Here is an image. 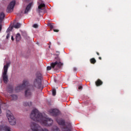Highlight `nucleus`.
I'll use <instances>...</instances> for the list:
<instances>
[{
  "label": "nucleus",
  "mask_w": 131,
  "mask_h": 131,
  "mask_svg": "<svg viewBox=\"0 0 131 131\" xmlns=\"http://www.w3.org/2000/svg\"><path fill=\"white\" fill-rule=\"evenodd\" d=\"M32 6V3H30L26 8V10L25 11V14H27L28 12H29V10L30 9H31V6Z\"/></svg>",
  "instance_id": "11"
},
{
  "label": "nucleus",
  "mask_w": 131,
  "mask_h": 131,
  "mask_svg": "<svg viewBox=\"0 0 131 131\" xmlns=\"http://www.w3.org/2000/svg\"><path fill=\"white\" fill-rule=\"evenodd\" d=\"M30 118L34 121L40 122L42 125L45 126H50V125L53 124V122L52 119L42 116V114L37 109H34L32 111L30 114Z\"/></svg>",
  "instance_id": "2"
},
{
  "label": "nucleus",
  "mask_w": 131,
  "mask_h": 131,
  "mask_svg": "<svg viewBox=\"0 0 131 131\" xmlns=\"http://www.w3.org/2000/svg\"><path fill=\"white\" fill-rule=\"evenodd\" d=\"M3 29V25L2 24H0V32L2 31V29Z\"/></svg>",
  "instance_id": "24"
},
{
  "label": "nucleus",
  "mask_w": 131,
  "mask_h": 131,
  "mask_svg": "<svg viewBox=\"0 0 131 131\" xmlns=\"http://www.w3.org/2000/svg\"><path fill=\"white\" fill-rule=\"evenodd\" d=\"M16 41H20L21 40V35L20 33H17L16 35Z\"/></svg>",
  "instance_id": "16"
},
{
  "label": "nucleus",
  "mask_w": 131,
  "mask_h": 131,
  "mask_svg": "<svg viewBox=\"0 0 131 131\" xmlns=\"http://www.w3.org/2000/svg\"><path fill=\"white\" fill-rule=\"evenodd\" d=\"M57 123L59 125H62V131H71V130L68 128L67 127H65V120L63 119L57 120Z\"/></svg>",
  "instance_id": "7"
},
{
  "label": "nucleus",
  "mask_w": 131,
  "mask_h": 131,
  "mask_svg": "<svg viewBox=\"0 0 131 131\" xmlns=\"http://www.w3.org/2000/svg\"><path fill=\"white\" fill-rule=\"evenodd\" d=\"M8 88L9 93H13V85H9Z\"/></svg>",
  "instance_id": "17"
},
{
  "label": "nucleus",
  "mask_w": 131,
  "mask_h": 131,
  "mask_svg": "<svg viewBox=\"0 0 131 131\" xmlns=\"http://www.w3.org/2000/svg\"><path fill=\"white\" fill-rule=\"evenodd\" d=\"M10 37V33H8L7 35L6 36V38L8 39Z\"/></svg>",
  "instance_id": "27"
},
{
  "label": "nucleus",
  "mask_w": 131,
  "mask_h": 131,
  "mask_svg": "<svg viewBox=\"0 0 131 131\" xmlns=\"http://www.w3.org/2000/svg\"><path fill=\"white\" fill-rule=\"evenodd\" d=\"M95 84L96 86H100V85H102L103 84V81L102 80H100V79H98L96 82Z\"/></svg>",
  "instance_id": "13"
},
{
  "label": "nucleus",
  "mask_w": 131,
  "mask_h": 131,
  "mask_svg": "<svg viewBox=\"0 0 131 131\" xmlns=\"http://www.w3.org/2000/svg\"><path fill=\"white\" fill-rule=\"evenodd\" d=\"M24 106H25V107H27V106H29V107H31V106H32V102H24Z\"/></svg>",
  "instance_id": "14"
},
{
  "label": "nucleus",
  "mask_w": 131,
  "mask_h": 131,
  "mask_svg": "<svg viewBox=\"0 0 131 131\" xmlns=\"http://www.w3.org/2000/svg\"><path fill=\"white\" fill-rule=\"evenodd\" d=\"M56 94V89H53V90H52L53 96H55Z\"/></svg>",
  "instance_id": "22"
},
{
  "label": "nucleus",
  "mask_w": 131,
  "mask_h": 131,
  "mask_svg": "<svg viewBox=\"0 0 131 131\" xmlns=\"http://www.w3.org/2000/svg\"><path fill=\"white\" fill-rule=\"evenodd\" d=\"M76 70H77V69H76V68H74V71H76Z\"/></svg>",
  "instance_id": "30"
},
{
  "label": "nucleus",
  "mask_w": 131,
  "mask_h": 131,
  "mask_svg": "<svg viewBox=\"0 0 131 131\" xmlns=\"http://www.w3.org/2000/svg\"><path fill=\"white\" fill-rule=\"evenodd\" d=\"M11 40H14V37H13V36H12V37H11Z\"/></svg>",
  "instance_id": "31"
},
{
  "label": "nucleus",
  "mask_w": 131,
  "mask_h": 131,
  "mask_svg": "<svg viewBox=\"0 0 131 131\" xmlns=\"http://www.w3.org/2000/svg\"><path fill=\"white\" fill-rule=\"evenodd\" d=\"M11 29H10V28L7 29L6 32L8 33L9 32H10V31H11Z\"/></svg>",
  "instance_id": "25"
},
{
  "label": "nucleus",
  "mask_w": 131,
  "mask_h": 131,
  "mask_svg": "<svg viewBox=\"0 0 131 131\" xmlns=\"http://www.w3.org/2000/svg\"><path fill=\"white\" fill-rule=\"evenodd\" d=\"M11 100H12L13 101H16V100H17V99H18V96H17V95H11Z\"/></svg>",
  "instance_id": "18"
},
{
  "label": "nucleus",
  "mask_w": 131,
  "mask_h": 131,
  "mask_svg": "<svg viewBox=\"0 0 131 131\" xmlns=\"http://www.w3.org/2000/svg\"><path fill=\"white\" fill-rule=\"evenodd\" d=\"M6 131H11V129H10V128H9V127H7L6 128Z\"/></svg>",
  "instance_id": "29"
},
{
  "label": "nucleus",
  "mask_w": 131,
  "mask_h": 131,
  "mask_svg": "<svg viewBox=\"0 0 131 131\" xmlns=\"http://www.w3.org/2000/svg\"><path fill=\"white\" fill-rule=\"evenodd\" d=\"M48 26H49L51 30H52V29H54V24L53 23H52V24L49 23L48 24Z\"/></svg>",
  "instance_id": "21"
},
{
  "label": "nucleus",
  "mask_w": 131,
  "mask_h": 131,
  "mask_svg": "<svg viewBox=\"0 0 131 131\" xmlns=\"http://www.w3.org/2000/svg\"><path fill=\"white\" fill-rule=\"evenodd\" d=\"M38 5H39L38 7L39 13H40V10H43L42 8H45V7H46V5H45V4H42V1L41 0H39L38 2Z\"/></svg>",
  "instance_id": "10"
},
{
  "label": "nucleus",
  "mask_w": 131,
  "mask_h": 131,
  "mask_svg": "<svg viewBox=\"0 0 131 131\" xmlns=\"http://www.w3.org/2000/svg\"><path fill=\"white\" fill-rule=\"evenodd\" d=\"M31 129L32 131H49L47 128H42L39 125L34 122L31 123Z\"/></svg>",
  "instance_id": "6"
},
{
  "label": "nucleus",
  "mask_w": 131,
  "mask_h": 131,
  "mask_svg": "<svg viewBox=\"0 0 131 131\" xmlns=\"http://www.w3.org/2000/svg\"><path fill=\"white\" fill-rule=\"evenodd\" d=\"M33 27H34V28H38V25H37L36 24H35L33 25Z\"/></svg>",
  "instance_id": "23"
},
{
  "label": "nucleus",
  "mask_w": 131,
  "mask_h": 131,
  "mask_svg": "<svg viewBox=\"0 0 131 131\" xmlns=\"http://www.w3.org/2000/svg\"><path fill=\"white\" fill-rule=\"evenodd\" d=\"M16 5V1H12L10 2V4L8 6L6 12L7 13H12L14 11V8Z\"/></svg>",
  "instance_id": "8"
},
{
  "label": "nucleus",
  "mask_w": 131,
  "mask_h": 131,
  "mask_svg": "<svg viewBox=\"0 0 131 131\" xmlns=\"http://www.w3.org/2000/svg\"><path fill=\"white\" fill-rule=\"evenodd\" d=\"M99 60H102V57H99Z\"/></svg>",
  "instance_id": "33"
},
{
  "label": "nucleus",
  "mask_w": 131,
  "mask_h": 131,
  "mask_svg": "<svg viewBox=\"0 0 131 131\" xmlns=\"http://www.w3.org/2000/svg\"><path fill=\"white\" fill-rule=\"evenodd\" d=\"M78 90H82V86H79Z\"/></svg>",
  "instance_id": "28"
},
{
  "label": "nucleus",
  "mask_w": 131,
  "mask_h": 131,
  "mask_svg": "<svg viewBox=\"0 0 131 131\" xmlns=\"http://www.w3.org/2000/svg\"><path fill=\"white\" fill-rule=\"evenodd\" d=\"M41 80H42V75L40 73L36 74V77L33 80V84L30 85L29 84V80L28 79H24L23 81V84L17 86L15 91L16 93H18L20 91L24 90L26 88L25 92V96L27 99H30L32 97V92L35 91V88L38 90L41 89Z\"/></svg>",
  "instance_id": "1"
},
{
  "label": "nucleus",
  "mask_w": 131,
  "mask_h": 131,
  "mask_svg": "<svg viewBox=\"0 0 131 131\" xmlns=\"http://www.w3.org/2000/svg\"><path fill=\"white\" fill-rule=\"evenodd\" d=\"M90 62L91 64H95L96 62H97V60H96V59H95V58H93L90 59Z\"/></svg>",
  "instance_id": "19"
},
{
  "label": "nucleus",
  "mask_w": 131,
  "mask_h": 131,
  "mask_svg": "<svg viewBox=\"0 0 131 131\" xmlns=\"http://www.w3.org/2000/svg\"><path fill=\"white\" fill-rule=\"evenodd\" d=\"M96 54L98 56H100V53H99V52H96Z\"/></svg>",
  "instance_id": "32"
},
{
  "label": "nucleus",
  "mask_w": 131,
  "mask_h": 131,
  "mask_svg": "<svg viewBox=\"0 0 131 131\" xmlns=\"http://www.w3.org/2000/svg\"><path fill=\"white\" fill-rule=\"evenodd\" d=\"M7 117L9 120L10 124L11 125H15L16 124V119L14 117L11 111L7 110L6 111Z\"/></svg>",
  "instance_id": "5"
},
{
  "label": "nucleus",
  "mask_w": 131,
  "mask_h": 131,
  "mask_svg": "<svg viewBox=\"0 0 131 131\" xmlns=\"http://www.w3.org/2000/svg\"><path fill=\"white\" fill-rule=\"evenodd\" d=\"M5 16H6V15L5 14V13L1 12V13H0V23H3V21H4Z\"/></svg>",
  "instance_id": "12"
},
{
  "label": "nucleus",
  "mask_w": 131,
  "mask_h": 131,
  "mask_svg": "<svg viewBox=\"0 0 131 131\" xmlns=\"http://www.w3.org/2000/svg\"><path fill=\"white\" fill-rule=\"evenodd\" d=\"M10 62H7L6 65L4 66L3 69L4 71L2 74V77L3 79L4 82L5 83H8L9 81V76L7 75V73H8V69H9V67H10Z\"/></svg>",
  "instance_id": "3"
},
{
  "label": "nucleus",
  "mask_w": 131,
  "mask_h": 131,
  "mask_svg": "<svg viewBox=\"0 0 131 131\" xmlns=\"http://www.w3.org/2000/svg\"><path fill=\"white\" fill-rule=\"evenodd\" d=\"M21 25H22V24H20L19 23H17L16 24H14L13 25V27L14 28H16V29H18V28H20L21 27Z\"/></svg>",
  "instance_id": "15"
},
{
  "label": "nucleus",
  "mask_w": 131,
  "mask_h": 131,
  "mask_svg": "<svg viewBox=\"0 0 131 131\" xmlns=\"http://www.w3.org/2000/svg\"><path fill=\"white\" fill-rule=\"evenodd\" d=\"M53 31H54V32H59V30L53 29Z\"/></svg>",
  "instance_id": "26"
},
{
  "label": "nucleus",
  "mask_w": 131,
  "mask_h": 131,
  "mask_svg": "<svg viewBox=\"0 0 131 131\" xmlns=\"http://www.w3.org/2000/svg\"><path fill=\"white\" fill-rule=\"evenodd\" d=\"M50 113L53 116H58V115H60V111L56 108L51 110Z\"/></svg>",
  "instance_id": "9"
},
{
  "label": "nucleus",
  "mask_w": 131,
  "mask_h": 131,
  "mask_svg": "<svg viewBox=\"0 0 131 131\" xmlns=\"http://www.w3.org/2000/svg\"><path fill=\"white\" fill-rule=\"evenodd\" d=\"M52 131H60V129L56 126H54L52 128Z\"/></svg>",
  "instance_id": "20"
},
{
  "label": "nucleus",
  "mask_w": 131,
  "mask_h": 131,
  "mask_svg": "<svg viewBox=\"0 0 131 131\" xmlns=\"http://www.w3.org/2000/svg\"><path fill=\"white\" fill-rule=\"evenodd\" d=\"M62 66H63V63L61 62L60 59H59V60L51 63L50 67H47V70H51L52 68V69H54V70H58L59 69H60V67H62Z\"/></svg>",
  "instance_id": "4"
}]
</instances>
